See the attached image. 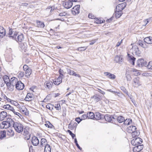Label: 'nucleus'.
Instances as JSON below:
<instances>
[{"mask_svg": "<svg viewBox=\"0 0 152 152\" xmlns=\"http://www.w3.org/2000/svg\"><path fill=\"white\" fill-rule=\"evenodd\" d=\"M142 142V139L140 137H137L132 140L131 143L133 145H137L141 144Z\"/></svg>", "mask_w": 152, "mask_h": 152, "instance_id": "nucleus-8", "label": "nucleus"}, {"mask_svg": "<svg viewBox=\"0 0 152 152\" xmlns=\"http://www.w3.org/2000/svg\"><path fill=\"white\" fill-rule=\"evenodd\" d=\"M19 75L21 77H23L24 75V72H20Z\"/></svg>", "mask_w": 152, "mask_h": 152, "instance_id": "nucleus-64", "label": "nucleus"}, {"mask_svg": "<svg viewBox=\"0 0 152 152\" xmlns=\"http://www.w3.org/2000/svg\"><path fill=\"white\" fill-rule=\"evenodd\" d=\"M87 48V47H79L77 49V50L79 51H81L85 50Z\"/></svg>", "mask_w": 152, "mask_h": 152, "instance_id": "nucleus-44", "label": "nucleus"}, {"mask_svg": "<svg viewBox=\"0 0 152 152\" xmlns=\"http://www.w3.org/2000/svg\"><path fill=\"white\" fill-rule=\"evenodd\" d=\"M67 15L66 13L65 12H61L59 14V15L60 16H66Z\"/></svg>", "mask_w": 152, "mask_h": 152, "instance_id": "nucleus-52", "label": "nucleus"}, {"mask_svg": "<svg viewBox=\"0 0 152 152\" xmlns=\"http://www.w3.org/2000/svg\"><path fill=\"white\" fill-rule=\"evenodd\" d=\"M95 22L97 24L101 23L102 22L100 20L98 19H96Z\"/></svg>", "mask_w": 152, "mask_h": 152, "instance_id": "nucleus-55", "label": "nucleus"}, {"mask_svg": "<svg viewBox=\"0 0 152 152\" xmlns=\"http://www.w3.org/2000/svg\"><path fill=\"white\" fill-rule=\"evenodd\" d=\"M126 75L127 80L129 81H130L131 80L132 78L129 73L126 72Z\"/></svg>", "mask_w": 152, "mask_h": 152, "instance_id": "nucleus-45", "label": "nucleus"}, {"mask_svg": "<svg viewBox=\"0 0 152 152\" xmlns=\"http://www.w3.org/2000/svg\"><path fill=\"white\" fill-rule=\"evenodd\" d=\"M117 120L118 122L122 123L124 121V118L122 116H119L118 117Z\"/></svg>", "mask_w": 152, "mask_h": 152, "instance_id": "nucleus-38", "label": "nucleus"}, {"mask_svg": "<svg viewBox=\"0 0 152 152\" xmlns=\"http://www.w3.org/2000/svg\"><path fill=\"white\" fill-rule=\"evenodd\" d=\"M64 7L66 9H69L72 6L73 3L71 1L66 0L65 1L63 4Z\"/></svg>", "mask_w": 152, "mask_h": 152, "instance_id": "nucleus-10", "label": "nucleus"}, {"mask_svg": "<svg viewBox=\"0 0 152 152\" xmlns=\"http://www.w3.org/2000/svg\"><path fill=\"white\" fill-rule=\"evenodd\" d=\"M94 118L96 120L102 119L104 118V116L99 113L96 112L94 114Z\"/></svg>", "mask_w": 152, "mask_h": 152, "instance_id": "nucleus-15", "label": "nucleus"}, {"mask_svg": "<svg viewBox=\"0 0 152 152\" xmlns=\"http://www.w3.org/2000/svg\"><path fill=\"white\" fill-rule=\"evenodd\" d=\"M121 90H122L124 92H126V89L124 87H121Z\"/></svg>", "mask_w": 152, "mask_h": 152, "instance_id": "nucleus-63", "label": "nucleus"}, {"mask_svg": "<svg viewBox=\"0 0 152 152\" xmlns=\"http://www.w3.org/2000/svg\"><path fill=\"white\" fill-rule=\"evenodd\" d=\"M15 110L14 109V111H12L14 113L15 115H16L17 116H18L20 118H21L22 115L18 113L15 112Z\"/></svg>", "mask_w": 152, "mask_h": 152, "instance_id": "nucleus-48", "label": "nucleus"}, {"mask_svg": "<svg viewBox=\"0 0 152 152\" xmlns=\"http://www.w3.org/2000/svg\"><path fill=\"white\" fill-rule=\"evenodd\" d=\"M45 147L44 152H51V148L49 145L48 144Z\"/></svg>", "mask_w": 152, "mask_h": 152, "instance_id": "nucleus-36", "label": "nucleus"}, {"mask_svg": "<svg viewBox=\"0 0 152 152\" xmlns=\"http://www.w3.org/2000/svg\"><path fill=\"white\" fill-rule=\"evenodd\" d=\"M16 88L18 90H23L24 87V84L20 81H17L16 86Z\"/></svg>", "mask_w": 152, "mask_h": 152, "instance_id": "nucleus-12", "label": "nucleus"}, {"mask_svg": "<svg viewBox=\"0 0 152 152\" xmlns=\"http://www.w3.org/2000/svg\"><path fill=\"white\" fill-rule=\"evenodd\" d=\"M133 82L132 85L135 87H137L141 85L140 78L138 77L134 78L133 80Z\"/></svg>", "mask_w": 152, "mask_h": 152, "instance_id": "nucleus-9", "label": "nucleus"}, {"mask_svg": "<svg viewBox=\"0 0 152 152\" xmlns=\"http://www.w3.org/2000/svg\"><path fill=\"white\" fill-rule=\"evenodd\" d=\"M67 132L69 133L70 135H71L72 138H74L75 137V135L70 130H68Z\"/></svg>", "mask_w": 152, "mask_h": 152, "instance_id": "nucleus-46", "label": "nucleus"}, {"mask_svg": "<svg viewBox=\"0 0 152 152\" xmlns=\"http://www.w3.org/2000/svg\"><path fill=\"white\" fill-rule=\"evenodd\" d=\"M17 82V79L15 77H13L11 79L10 82L9 84V87H12L11 89L10 88H8V89L10 91H12L13 90L14 86H16V83Z\"/></svg>", "mask_w": 152, "mask_h": 152, "instance_id": "nucleus-6", "label": "nucleus"}, {"mask_svg": "<svg viewBox=\"0 0 152 152\" xmlns=\"http://www.w3.org/2000/svg\"><path fill=\"white\" fill-rule=\"evenodd\" d=\"M137 66L139 67L146 66L147 63L146 61L142 58L139 59L137 62Z\"/></svg>", "mask_w": 152, "mask_h": 152, "instance_id": "nucleus-7", "label": "nucleus"}, {"mask_svg": "<svg viewBox=\"0 0 152 152\" xmlns=\"http://www.w3.org/2000/svg\"><path fill=\"white\" fill-rule=\"evenodd\" d=\"M126 6V3H124L119 4L116 7V10L115 14V16L116 18H119L121 15V11L125 8Z\"/></svg>", "mask_w": 152, "mask_h": 152, "instance_id": "nucleus-1", "label": "nucleus"}, {"mask_svg": "<svg viewBox=\"0 0 152 152\" xmlns=\"http://www.w3.org/2000/svg\"><path fill=\"white\" fill-rule=\"evenodd\" d=\"M80 7V5H77L73 8L72 12L74 15L78 14L79 13V10Z\"/></svg>", "mask_w": 152, "mask_h": 152, "instance_id": "nucleus-11", "label": "nucleus"}, {"mask_svg": "<svg viewBox=\"0 0 152 152\" xmlns=\"http://www.w3.org/2000/svg\"><path fill=\"white\" fill-rule=\"evenodd\" d=\"M137 128L134 126H130L129 127V132L132 133V132L136 131Z\"/></svg>", "mask_w": 152, "mask_h": 152, "instance_id": "nucleus-37", "label": "nucleus"}, {"mask_svg": "<svg viewBox=\"0 0 152 152\" xmlns=\"http://www.w3.org/2000/svg\"><path fill=\"white\" fill-rule=\"evenodd\" d=\"M144 41L148 44H152V37H145L144 39Z\"/></svg>", "mask_w": 152, "mask_h": 152, "instance_id": "nucleus-22", "label": "nucleus"}, {"mask_svg": "<svg viewBox=\"0 0 152 152\" xmlns=\"http://www.w3.org/2000/svg\"><path fill=\"white\" fill-rule=\"evenodd\" d=\"M77 125V124L75 122L73 124L71 122L68 125V128L71 130H72L74 128H76Z\"/></svg>", "mask_w": 152, "mask_h": 152, "instance_id": "nucleus-28", "label": "nucleus"}, {"mask_svg": "<svg viewBox=\"0 0 152 152\" xmlns=\"http://www.w3.org/2000/svg\"><path fill=\"white\" fill-rule=\"evenodd\" d=\"M104 74L107 77L111 79H114L115 78V76L114 75L108 72H105Z\"/></svg>", "mask_w": 152, "mask_h": 152, "instance_id": "nucleus-27", "label": "nucleus"}, {"mask_svg": "<svg viewBox=\"0 0 152 152\" xmlns=\"http://www.w3.org/2000/svg\"><path fill=\"white\" fill-rule=\"evenodd\" d=\"M3 79L4 81V83H5L7 86L9 87V82L10 80L8 76L6 75H4L3 77Z\"/></svg>", "mask_w": 152, "mask_h": 152, "instance_id": "nucleus-17", "label": "nucleus"}, {"mask_svg": "<svg viewBox=\"0 0 152 152\" xmlns=\"http://www.w3.org/2000/svg\"><path fill=\"white\" fill-rule=\"evenodd\" d=\"M96 40H92V41H90V45H93V44H94L95 42H96Z\"/></svg>", "mask_w": 152, "mask_h": 152, "instance_id": "nucleus-61", "label": "nucleus"}, {"mask_svg": "<svg viewBox=\"0 0 152 152\" xmlns=\"http://www.w3.org/2000/svg\"><path fill=\"white\" fill-rule=\"evenodd\" d=\"M75 143L76 146L80 150L82 149L80 147V146H79V145L78 144L77 142V140L76 139V138L75 139Z\"/></svg>", "mask_w": 152, "mask_h": 152, "instance_id": "nucleus-49", "label": "nucleus"}, {"mask_svg": "<svg viewBox=\"0 0 152 152\" xmlns=\"http://www.w3.org/2000/svg\"><path fill=\"white\" fill-rule=\"evenodd\" d=\"M23 68L25 72V75L26 77H29L32 73L31 69L26 65H24Z\"/></svg>", "mask_w": 152, "mask_h": 152, "instance_id": "nucleus-5", "label": "nucleus"}, {"mask_svg": "<svg viewBox=\"0 0 152 152\" xmlns=\"http://www.w3.org/2000/svg\"><path fill=\"white\" fill-rule=\"evenodd\" d=\"M112 119V121L111 122L112 123L115 121V120H117L118 118V117L116 115H114L113 116H111Z\"/></svg>", "mask_w": 152, "mask_h": 152, "instance_id": "nucleus-51", "label": "nucleus"}, {"mask_svg": "<svg viewBox=\"0 0 152 152\" xmlns=\"http://www.w3.org/2000/svg\"><path fill=\"white\" fill-rule=\"evenodd\" d=\"M37 26L39 28H43L45 26V24L43 22H41L39 20H37Z\"/></svg>", "mask_w": 152, "mask_h": 152, "instance_id": "nucleus-26", "label": "nucleus"}, {"mask_svg": "<svg viewBox=\"0 0 152 152\" xmlns=\"http://www.w3.org/2000/svg\"><path fill=\"white\" fill-rule=\"evenodd\" d=\"M48 144H47V141L46 139L45 138H42L41 139L40 142L41 146H46Z\"/></svg>", "mask_w": 152, "mask_h": 152, "instance_id": "nucleus-32", "label": "nucleus"}, {"mask_svg": "<svg viewBox=\"0 0 152 152\" xmlns=\"http://www.w3.org/2000/svg\"><path fill=\"white\" fill-rule=\"evenodd\" d=\"M104 118L106 121L109 122H111L112 121L111 116L107 114L104 116Z\"/></svg>", "mask_w": 152, "mask_h": 152, "instance_id": "nucleus-30", "label": "nucleus"}, {"mask_svg": "<svg viewBox=\"0 0 152 152\" xmlns=\"http://www.w3.org/2000/svg\"><path fill=\"white\" fill-rule=\"evenodd\" d=\"M3 108L6 110H10L11 111H14L13 107L9 104H7L3 105Z\"/></svg>", "mask_w": 152, "mask_h": 152, "instance_id": "nucleus-25", "label": "nucleus"}, {"mask_svg": "<svg viewBox=\"0 0 152 152\" xmlns=\"http://www.w3.org/2000/svg\"><path fill=\"white\" fill-rule=\"evenodd\" d=\"M20 110L26 115H28L29 114L27 109L24 107H22L20 109Z\"/></svg>", "mask_w": 152, "mask_h": 152, "instance_id": "nucleus-33", "label": "nucleus"}, {"mask_svg": "<svg viewBox=\"0 0 152 152\" xmlns=\"http://www.w3.org/2000/svg\"><path fill=\"white\" fill-rule=\"evenodd\" d=\"M151 19V18H149L148 19H147L146 20H145L144 21H143V22L145 23V24H143V26H145L147 24V23L149 22V20H150Z\"/></svg>", "mask_w": 152, "mask_h": 152, "instance_id": "nucleus-47", "label": "nucleus"}, {"mask_svg": "<svg viewBox=\"0 0 152 152\" xmlns=\"http://www.w3.org/2000/svg\"><path fill=\"white\" fill-rule=\"evenodd\" d=\"M14 121L11 118H8L6 121H3L1 126H3V128L7 129L9 127H13Z\"/></svg>", "mask_w": 152, "mask_h": 152, "instance_id": "nucleus-2", "label": "nucleus"}, {"mask_svg": "<svg viewBox=\"0 0 152 152\" xmlns=\"http://www.w3.org/2000/svg\"><path fill=\"white\" fill-rule=\"evenodd\" d=\"M67 73L70 75H72L74 76L77 77H80V76L79 74H76L74 71L72 70L68 69Z\"/></svg>", "mask_w": 152, "mask_h": 152, "instance_id": "nucleus-23", "label": "nucleus"}, {"mask_svg": "<svg viewBox=\"0 0 152 152\" xmlns=\"http://www.w3.org/2000/svg\"><path fill=\"white\" fill-rule=\"evenodd\" d=\"M82 119H85L88 118V115L87 114H84L82 116Z\"/></svg>", "mask_w": 152, "mask_h": 152, "instance_id": "nucleus-54", "label": "nucleus"}, {"mask_svg": "<svg viewBox=\"0 0 152 152\" xmlns=\"http://www.w3.org/2000/svg\"><path fill=\"white\" fill-rule=\"evenodd\" d=\"M13 127H14L16 131L18 133L22 132L24 129L23 125L19 122H14Z\"/></svg>", "mask_w": 152, "mask_h": 152, "instance_id": "nucleus-3", "label": "nucleus"}, {"mask_svg": "<svg viewBox=\"0 0 152 152\" xmlns=\"http://www.w3.org/2000/svg\"><path fill=\"white\" fill-rule=\"evenodd\" d=\"M122 58H121L119 55H117L115 57L114 60L116 63L121 64L122 62Z\"/></svg>", "mask_w": 152, "mask_h": 152, "instance_id": "nucleus-29", "label": "nucleus"}, {"mask_svg": "<svg viewBox=\"0 0 152 152\" xmlns=\"http://www.w3.org/2000/svg\"><path fill=\"white\" fill-rule=\"evenodd\" d=\"M31 142L33 145L34 146H37L39 143V140L38 138L35 136L32 137Z\"/></svg>", "mask_w": 152, "mask_h": 152, "instance_id": "nucleus-16", "label": "nucleus"}, {"mask_svg": "<svg viewBox=\"0 0 152 152\" xmlns=\"http://www.w3.org/2000/svg\"><path fill=\"white\" fill-rule=\"evenodd\" d=\"M88 17L89 18L93 19L94 18V16L91 14H89L88 15Z\"/></svg>", "mask_w": 152, "mask_h": 152, "instance_id": "nucleus-57", "label": "nucleus"}, {"mask_svg": "<svg viewBox=\"0 0 152 152\" xmlns=\"http://www.w3.org/2000/svg\"><path fill=\"white\" fill-rule=\"evenodd\" d=\"M51 106V104H47L46 106V107L47 108L49 109V110H50V106Z\"/></svg>", "mask_w": 152, "mask_h": 152, "instance_id": "nucleus-62", "label": "nucleus"}, {"mask_svg": "<svg viewBox=\"0 0 152 152\" xmlns=\"http://www.w3.org/2000/svg\"><path fill=\"white\" fill-rule=\"evenodd\" d=\"M53 81V83L55 85H58L62 82V78L61 76H59L57 79H56Z\"/></svg>", "mask_w": 152, "mask_h": 152, "instance_id": "nucleus-18", "label": "nucleus"}, {"mask_svg": "<svg viewBox=\"0 0 152 152\" xmlns=\"http://www.w3.org/2000/svg\"><path fill=\"white\" fill-rule=\"evenodd\" d=\"M137 146L134 147L133 148V151L134 152H140L142 150L143 148V145H137Z\"/></svg>", "mask_w": 152, "mask_h": 152, "instance_id": "nucleus-14", "label": "nucleus"}, {"mask_svg": "<svg viewBox=\"0 0 152 152\" xmlns=\"http://www.w3.org/2000/svg\"><path fill=\"white\" fill-rule=\"evenodd\" d=\"M132 136L133 137H135L138 136L140 134L139 132L137 131L132 132Z\"/></svg>", "mask_w": 152, "mask_h": 152, "instance_id": "nucleus-39", "label": "nucleus"}, {"mask_svg": "<svg viewBox=\"0 0 152 152\" xmlns=\"http://www.w3.org/2000/svg\"><path fill=\"white\" fill-rule=\"evenodd\" d=\"M18 41L21 42L24 39V37L22 34L18 35L17 37Z\"/></svg>", "mask_w": 152, "mask_h": 152, "instance_id": "nucleus-42", "label": "nucleus"}, {"mask_svg": "<svg viewBox=\"0 0 152 152\" xmlns=\"http://www.w3.org/2000/svg\"><path fill=\"white\" fill-rule=\"evenodd\" d=\"M91 98L93 99L96 102L99 101L100 100V96L97 94H95L91 97Z\"/></svg>", "mask_w": 152, "mask_h": 152, "instance_id": "nucleus-31", "label": "nucleus"}, {"mask_svg": "<svg viewBox=\"0 0 152 152\" xmlns=\"http://www.w3.org/2000/svg\"><path fill=\"white\" fill-rule=\"evenodd\" d=\"M98 91L100 93L102 94L103 95H104L105 94V93L104 91H102L100 89H98Z\"/></svg>", "mask_w": 152, "mask_h": 152, "instance_id": "nucleus-59", "label": "nucleus"}, {"mask_svg": "<svg viewBox=\"0 0 152 152\" xmlns=\"http://www.w3.org/2000/svg\"><path fill=\"white\" fill-rule=\"evenodd\" d=\"M145 43L143 42H140L139 45L143 48H148V46Z\"/></svg>", "mask_w": 152, "mask_h": 152, "instance_id": "nucleus-40", "label": "nucleus"}, {"mask_svg": "<svg viewBox=\"0 0 152 152\" xmlns=\"http://www.w3.org/2000/svg\"><path fill=\"white\" fill-rule=\"evenodd\" d=\"M82 120V119H80V118H77L75 119V121L77 122L78 123H80Z\"/></svg>", "mask_w": 152, "mask_h": 152, "instance_id": "nucleus-56", "label": "nucleus"}, {"mask_svg": "<svg viewBox=\"0 0 152 152\" xmlns=\"http://www.w3.org/2000/svg\"><path fill=\"white\" fill-rule=\"evenodd\" d=\"M7 116V113L5 111H3L0 113V121L3 120Z\"/></svg>", "mask_w": 152, "mask_h": 152, "instance_id": "nucleus-20", "label": "nucleus"}, {"mask_svg": "<svg viewBox=\"0 0 152 152\" xmlns=\"http://www.w3.org/2000/svg\"><path fill=\"white\" fill-rule=\"evenodd\" d=\"M130 52L134 55L140 56L141 53V52L139 50L138 47L136 45H134L130 49Z\"/></svg>", "mask_w": 152, "mask_h": 152, "instance_id": "nucleus-4", "label": "nucleus"}, {"mask_svg": "<svg viewBox=\"0 0 152 152\" xmlns=\"http://www.w3.org/2000/svg\"><path fill=\"white\" fill-rule=\"evenodd\" d=\"M88 118L89 119H93L94 117V114L92 112H90L87 113Z\"/></svg>", "mask_w": 152, "mask_h": 152, "instance_id": "nucleus-35", "label": "nucleus"}, {"mask_svg": "<svg viewBox=\"0 0 152 152\" xmlns=\"http://www.w3.org/2000/svg\"><path fill=\"white\" fill-rule=\"evenodd\" d=\"M24 134H23V135L25 136H26L28 134H29V132L25 129H24Z\"/></svg>", "mask_w": 152, "mask_h": 152, "instance_id": "nucleus-53", "label": "nucleus"}, {"mask_svg": "<svg viewBox=\"0 0 152 152\" xmlns=\"http://www.w3.org/2000/svg\"><path fill=\"white\" fill-rule=\"evenodd\" d=\"M3 80L2 79L1 80V81H0V85L1 87L4 86V84L5 83H4V82L3 83Z\"/></svg>", "mask_w": 152, "mask_h": 152, "instance_id": "nucleus-58", "label": "nucleus"}, {"mask_svg": "<svg viewBox=\"0 0 152 152\" xmlns=\"http://www.w3.org/2000/svg\"><path fill=\"white\" fill-rule=\"evenodd\" d=\"M122 41V40H121V41L118 42L116 45V47H118V46H119L120 44H121V43Z\"/></svg>", "mask_w": 152, "mask_h": 152, "instance_id": "nucleus-60", "label": "nucleus"}, {"mask_svg": "<svg viewBox=\"0 0 152 152\" xmlns=\"http://www.w3.org/2000/svg\"><path fill=\"white\" fill-rule=\"evenodd\" d=\"M124 123L125 124L127 125H129L132 122V120L131 119H127L125 120H124Z\"/></svg>", "mask_w": 152, "mask_h": 152, "instance_id": "nucleus-41", "label": "nucleus"}, {"mask_svg": "<svg viewBox=\"0 0 152 152\" xmlns=\"http://www.w3.org/2000/svg\"><path fill=\"white\" fill-rule=\"evenodd\" d=\"M128 56L129 60L130 62H132V64L133 65H134V61L136 59L133 56H131L129 53H128Z\"/></svg>", "mask_w": 152, "mask_h": 152, "instance_id": "nucleus-21", "label": "nucleus"}, {"mask_svg": "<svg viewBox=\"0 0 152 152\" xmlns=\"http://www.w3.org/2000/svg\"><path fill=\"white\" fill-rule=\"evenodd\" d=\"M12 29H10L9 31V32L8 33V34L9 35V37H12V38L13 39H16V37L17 36L16 34H14L13 36H11L12 34Z\"/></svg>", "mask_w": 152, "mask_h": 152, "instance_id": "nucleus-34", "label": "nucleus"}, {"mask_svg": "<svg viewBox=\"0 0 152 152\" xmlns=\"http://www.w3.org/2000/svg\"><path fill=\"white\" fill-rule=\"evenodd\" d=\"M33 94L31 93H28L25 98V100L28 101H31L33 98Z\"/></svg>", "mask_w": 152, "mask_h": 152, "instance_id": "nucleus-19", "label": "nucleus"}, {"mask_svg": "<svg viewBox=\"0 0 152 152\" xmlns=\"http://www.w3.org/2000/svg\"><path fill=\"white\" fill-rule=\"evenodd\" d=\"M145 66L147 67L150 70H152V61H150L148 64H147V65H146V66Z\"/></svg>", "mask_w": 152, "mask_h": 152, "instance_id": "nucleus-43", "label": "nucleus"}, {"mask_svg": "<svg viewBox=\"0 0 152 152\" xmlns=\"http://www.w3.org/2000/svg\"><path fill=\"white\" fill-rule=\"evenodd\" d=\"M5 34V30L2 27L0 26V38L3 37Z\"/></svg>", "mask_w": 152, "mask_h": 152, "instance_id": "nucleus-24", "label": "nucleus"}, {"mask_svg": "<svg viewBox=\"0 0 152 152\" xmlns=\"http://www.w3.org/2000/svg\"><path fill=\"white\" fill-rule=\"evenodd\" d=\"M53 85V83L50 81H47L44 83V86L46 88L51 89Z\"/></svg>", "mask_w": 152, "mask_h": 152, "instance_id": "nucleus-13", "label": "nucleus"}, {"mask_svg": "<svg viewBox=\"0 0 152 152\" xmlns=\"http://www.w3.org/2000/svg\"><path fill=\"white\" fill-rule=\"evenodd\" d=\"M55 108L57 110H59L61 109V106L60 104H58L55 106Z\"/></svg>", "mask_w": 152, "mask_h": 152, "instance_id": "nucleus-50", "label": "nucleus"}]
</instances>
